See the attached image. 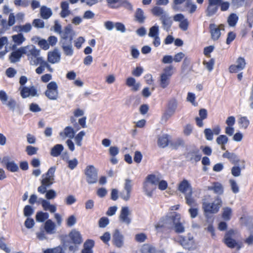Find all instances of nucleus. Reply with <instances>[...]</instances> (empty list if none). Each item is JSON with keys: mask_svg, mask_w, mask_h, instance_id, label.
Masks as SVG:
<instances>
[{"mask_svg": "<svg viewBox=\"0 0 253 253\" xmlns=\"http://www.w3.org/2000/svg\"><path fill=\"white\" fill-rule=\"evenodd\" d=\"M179 219H180L179 213L176 212H171L166 216L162 217L158 223L155 225V228L158 229L166 227L169 229H172Z\"/></svg>", "mask_w": 253, "mask_h": 253, "instance_id": "f257e3e1", "label": "nucleus"}, {"mask_svg": "<svg viewBox=\"0 0 253 253\" xmlns=\"http://www.w3.org/2000/svg\"><path fill=\"white\" fill-rule=\"evenodd\" d=\"M69 240L67 241V244L72 243L73 245L69 246L68 249L70 252H75L78 250V246L81 245L83 242V239L81 233L77 231L76 229H72L68 234Z\"/></svg>", "mask_w": 253, "mask_h": 253, "instance_id": "f03ea898", "label": "nucleus"}, {"mask_svg": "<svg viewBox=\"0 0 253 253\" xmlns=\"http://www.w3.org/2000/svg\"><path fill=\"white\" fill-rule=\"evenodd\" d=\"M188 161L198 162L202 158L200 149L195 144L190 145L186 147V152L184 154Z\"/></svg>", "mask_w": 253, "mask_h": 253, "instance_id": "7ed1b4c3", "label": "nucleus"}, {"mask_svg": "<svg viewBox=\"0 0 253 253\" xmlns=\"http://www.w3.org/2000/svg\"><path fill=\"white\" fill-rule=\"evenodd\" d=\"M222 202L221 198L217 196L214 202L210 203L204 202L203 203V209L204 210L205 215L208 216L207 213H216L218 212L220 207L222 206Z\"/></svg>", "mask_w": 253, "mask_h": 253, "instance_id": "20e7f679", "label": "nucleus"}, {"mask_svg": "<svg viewBox=\"0 0 253 253\" xmlns=\"http://www.w3.org/2000/svg\"><path fill=\"white\" fill-rule=\"evenodd\" d=\"M84 174L86 176V181L89 184H94L98 179V171L93 165L86 166L84 169Z\"/></svg>", "mask_w": 253, "mask_h": 253, "instance_id": "39448f33", "label": "nucleus"}, {"mask_svg": "<svg viewBox=\"0 0 253 253\" xmlns=\"http://www.w3.org/2000/svg\"><path fill=\"white\" fill-rule=\"evenodd\" d=\"M56 169L55 166L51 167L45 174L42 175L41 184L47 188L53 184L54 180V173Z\"/></svg>", "mask_w": 253, "mask_h": 253, "instance_id": "423d86ee", "label": "nucleus"}, {"mask_svg": "<svg viewBox=\"0 0 253 253\" xmlns=\"http://www.w3.org/2000/svg\"><path fill=\"white\" fill-rule=\"evenodd\" d=\"M179 242L185 249L192 250L195 248L194 238L190 233L187 236H180Z\"/></svg>", "mask_w": 253, "mask_h": 253, "instance_id": "0eeeda50", "label": "nucleus"}, {"mask_svg": "<svg viewBox=\"0 0 253 253\" xmlns=\"http://www.w3.org/2000/svg\"><path fill=\"white\" fill-rule=\"evenodd\" d=\"M60 35L61 37L60 40L66 41L71 40V41H72L75 35V32L73 29L72 25L69 24L65 27L64 30L62 31V33H61Z\"/></svg>", "mask_w": 253, "mask_h": 253, "instance_id": "6e6552de", "label": "nucleus"}, {"mask_svg": "<svg viewBox=\"0 0 253 253\" xmlns=\"http://www.w3.org/2000/svg\"><path fill=\"white\" fill-rule=\"evenodd\" d=\"M219 0H208V5L206 9V16L211 17L216 14L218 9Z\"/></svg>", "mask_w": 253, "mask_h": 253, "instance_id": "1a4fd4ad", "label": "nucleus"}, {"mask_svg": "<svg viewBox=\"0 0 253 253\" xmlns=\"http://www.w3.org/2000/svg\"><path fill=\"white\" fill-rule=\"evenodd\" d=\"M20 91V95L23 98H26L30 96H38L37 90L36 87L32 85L30 87L26 86H20L19 89Z\"/></svg>", "mask_w": 253, "mask_h": 253, "instance_id": "9d476101", "label": "nucleus"}, {"mask_svg": "<svg viewBox=\"0 0 253 253\" xmlns=\"http://www.w3.org/2000/svg\"><path fill=\"white\" fill-rule=\"evenodd\" d=\"M234 234V231L233 229H230L225 234L223 242L228 247L233 249L237 245V243L235 239L232 238V236Z\"/></svg>", "mask_w": 253, "mask_h": 253, "instance_id": "9b49d317", "label": "nucleus"}, {"mask_svg": "<svg viewBox=\"0 0 253 253\" xmlns=\"http://www.w3.org/2000/svg\"><path fill=\"white\" fill-rule=\"evenodd\" d=\"M112 242L117 248H122L124 244V237L118 229L115 230L112 236Z\"/></svg>", "mask_w": 253, "mask_h": 253, "instance_id": "f8f14e48", "label": "nucleus"}, {"mask_svg": "<svg viewBox=\"0 0 253 253\" xmlns=\"http://www.w3.org/2000/svg\"><path fill=\"white\" fill-rule=\"evenodd\" d=\"M223 27L224 26L222 24H220L219 27H218L214 23L210 24V32L211 35V39L213 41H215L219 39L221 36L220 28Z\"/></svg>", "mask_w": 253, "mask_h": 253, "instance_id": "ddd939ff", "label": "nucleus"}, {"mask_svg": "<svg viewBox=\"0 0 253 253\" xmlns=\"http://www.w3.org/2000/svg\"><path fill=\"white\" fill-rule=\"evenodd\" d=\"M130 214L128 207H123L119 215V220L121 222L129 225L131 222V219L128 216Z\"/></svg>", "mask_w": 253, "mask_h": 253, "instance_id": "4468645a", "label": "nucleus"}, {"mask_svg": "<svg viewBox=\"0 0 253 253\" xmlns=\"http://www.w3.org/2000/svg\"><path fill=\"white\" fill-rule=\"evenodd\" d=\"M60 44L63 49L64 53L66 56H72L74 53V50L72 45V41L68 40V41L60 40Z\"/></svg>", "mask_w": 253, "mask_h": 253, "instance_id": "2eb2a0df", "label": "nucleus"}, {"mask_svg": "<svg viewBox=\"0 0 253 253\" xmlns=\"http://www.w3.org/2000/svg\"><path fill=\"white\" fill-rule=\"evenodd\" d=\"M131 180L129 179L125 180L124 189L126 191V194H121V198L126 201H128L130 197V193L132 190V185Z\"/></svg>", "mask_w": 253, "mask_h": 253, "instance_id": "dca6fc26", "label": "nucleus"}, {"mask_svg": "<svg viewBox=\"0 0 253 253\" xmlns=\"http://www.w3.org/2000/svg\"><path fill=\"white\" fill-rule=\"evenodd\" d=\"M160 20L162 23L163 29L167 32H169L172 24V20L171 17L169 16L168 15L164 14L161 16Z\"/></svg>", "mask_w": 253, "mask_h": 253, "instance_id": "f3484780", "label": "nucleus"}, {"mask_svg": "<svg viewBox=\"0 0 253 253\" xmlns=\"http://www.w3.org/2000/svg\"><path fill=\"white\" fill-rule=\"evenodd\" d=\"M60 58V53L57 48H55L52 51L48 53L47 60L49 62L52 64L59 62Z\"/></svg>", "mask_w": 253, "mask_h": 253, "instance_id": "a211bd4d", "label": "nucleus"}, {"mask_svg": "<svg viewBox=\"0 0 253 253\" xmlns=\"http://www.w3.org/2000/svg\"><path fill=\"white\" fill-rule=\"evenodd\" d=\"M178 190L182 193L185 194L188 191H190L192 190V187L189 182V181L186 179H183L179 184L178 187Z\"/></svg>", "mask_w": 253, "mask_h": 253, "instance_id": "6ab92c4d", "label": "nucleus"}, {"mask_svg": "<svg viewBox=\"0 0 253 253\" xmlns=\"http://www.w3.org/2000/svg\"><path fill=\"white\" fill-rule=\"evenodd\" d=\"M177 107V103L175 99H171L168 104V109L165 113L166 116L170 117L175 112Z\"/></svg>", "mask_w": 253, "mask_h": 253, "instance_id": "aec40b11", "label": "nucleus"}, {"mask_svg": "<svg viewBox=\"0 0 253 253\" xmlns=\"http://www.w3.org/2000/svg\"><path fill=\"white\" fill-rule=\"evenodd\" d=\"M208 190L213 191L215 194L219 195H222L224 192V188L222 185L218 182H214L212 186L208 187Z\"/></svg>", "mask_w": 253, "mask_h": 253, "instance_id": "412c9836", "label": "nucleus"}, {"mask_svg": "<svg viewBox=\"0 0 253 253\" xmlns=\"http://www.w3.org/2000/svg\"><path fill=\"white\" fill-rule=\"evenodd\" d=\"M169 135L168 134H163L158 137L157 144L158 146L160 148H164L166 147L169 143Z\"/></svg>", "mask_w": 253, "mask_h": 253, "instance_id": "4be33fe9", "label": "nucleus"}, {"mask_svg": "<svg viewBox=\"0 0 253 253\" xmlns=\"http://www.w3.org/2000/svg\"><path fill=\"white\" fill-rule=\"evenodd\" d=\"M94 246V241L93 240H86L84 244L81 253H93L92 249Z\"/></svg>", "mask_w": 253, "mask_h": 253, "instance_id": "5701e85b", "label": "nucleus"}, {"mask_svg": "<svg viewBox=\"0 0 253 253\" xmlns=\"http://www.w3.org/2000/svg\"><path fill=\"white\" fill-rule=\"evenodd\" d=\"M223 158H226L229 160L232 164L237 165L239 162L240 160L236 154L233 153H230L226 151L222 155Z\"/></svg>", "mask_w": 253, "mask_h": 253, "instance_id": "b1692460", "label": "nucleus"}, {"mask_svg": "<svg viewBox=\"0 0 253 253\" xmlns=\"http://www.w3.org/2000/svg\"><path fill=\"white\" fill-rule=\"evenodd\" d=\"M40 14L43 19H47L52 15V11L51 8L43 5L41 7Z\"/></svg>", "mask_w": 253, "mask_h": 253, "instance_id": "393cba45", "label": "nucleus"}, {"mask_svg": "<svg viewBox=\"0 0 253 253\" xmlns=\"http://www.w3.org/2000/svg\"><path fill=\"white\" fill-rule=\"evenodd\" d=\"M185 141L183 138L178 137L173 141L169 142L170 146L172 149L177 150L179 147H184L185 146Z\"/></svg>", "mask_w": 253, "mask_h": 253, "instance_id": "a878e982", "label": "nucleus"}, {"mask_svg": "<svg viewBox=\"0 0 253 253\" xmlns=\"http://www.w3.org/2000/svg\"><path fill=\"white\" fill-rule=\"evenodd\" d=\"M64 149L63 145L58 144L54 145L51 150L50 155L53 157L59 156Z\"/></svg>", "mask_w": 253, "mask_h": 253, "instance_id": "bb28decb", "label": "nucleus"}, {"mask_svg": "<svg viewBox=\"0 0 253 253\" xmlns=\"http://www.w3.org/2000/svg\"><path fill=\"white\" fill-rule=\"evenodd\" d=\"M170 77L165 74H161L160 80V85L162 88H166L170 83Z\"/></svg>", "mask_w": 253, "mask_h": 253, "instance_id": "cd10ccee", "label": "nucleus"}, {"mask_svg": "<svg viewBox=\"0 0 253 253\" xmlns=\"http://www.w3.org/2000/svg\"><path fill=\"white\" fill-rule=\"evenodd\" d=\"M55 228V224L51 219H47L45 221L44 228L47 234L53 233V230H54Z\"/></svg>", "mask_w": 253, "mask_h": 253, "instance_id": "c85d7f7f", "label": "nucleus"}, {"mask_svg": "<svg viewBox=\"0 0 253 253\" xmlns=\"http://www.w3.org/2000/svg\"><path fill=\"white\" fill-rule=\"evenodd\" d=\"M140 252L141 253H157L156 248L148 244L142 246Z\"/></svg>", "mask_w": 253, "mask_h": 253, "instance_id": "c756f323", "label": "nucleus"}, {"mask_svg": "<svg viewBox=\"0 0 253 253\" xmlns=\"http://www.w3.org/2000/svg\"><path fill=\"white\" fill-rule=\"evenodd\" d=\"M134 16L136 21L140 23H143L146 18L144 15V12L143 10L140 8H138L136 9Z\"/></svg>", "mask_w": 253, "mask_h": 253, "instance_id": "7c9ffc66", "label": "nucleus"}, {"mask_svg": "<svg viewBox=\"0 0 253 253\" xmlns=\"http://www.w3.org/2000/svg\"><path fill=\"white\" fill-rule=\"evenodd\" d=\"M49 217V214L47 212H44L42 211H38L36 215V220L39 222H43Z\"/></svg>", "mask_w": 253, "mask_h": 253, "instance_id": "2f4dec72", "label": "nucleus"}, {"mask_svg": "<svg viewBox=\"0 0 253 253\" xmlns=\"http://www.w3.org/2000/svg\"><path fill=\"white\" fill-rule=\"evenodd\" d=\"M44 94L45 96L50 100H55L58 98V90H46Z\"/></svg>", "mask_w": 253, "mask_h": 253, "instance_id": "473e14b6", "label": "nucleus"}, {"mask_svg": "<svg viewBox=\"0 0 253 253\" xmlns=\"http://www.w3.org/2000/svg\"><path fill=\"white\" fill-rule=\"evenodd\" d=\"M232 211L230 207H225L223 208V212L222 214V218L225 221H229L231 219Z\"/></svg>", "mask_w": 253, "mask_h": 253, "instance_id": "72a5a7b5", "label": "nucleus"}, {"mask_svg": "<svg viewBox=\"0 0 253 253\" xmlns=\"http://www.w3.org/2000/svg\"><path fill=\"white\" fill-rule=\"evenodd\" d=\"M193 191L190 190V191H189L186 194H184L185 199L186 200V203L190 206H192L194 205L196 203V201L194 198L192 196Z\"/></svg>", "mask_w": 253, "mask_h": 253, "instance_id": "f704fd0d", "label": "nucleus"}, {"mask_svg": "<svg viewBox=\"0 0 253 253\" xmlns=\"http://www.w3.org/2000/svg\"><path fill=\"white\" fill-rule=\"evenodd\" d=\"M12 38L13 41L18 45H21L26 40L25 38L22 33L13 35Z\"/></svg>", "mask_w": 253, "mask_h": 253, "instance_id": "c9c22d12", "label": "nucleus"}, {"mask_svg": "<svg viewBox=\"0 0 253 253\" xmlns=\"http://www.w3.org/2000/svg\"><path fill=\"white\" fill-rule=\"evenodd\" d=\"M15 28L20 32L29 33L32 29V26L30 23H27L24 25L16 26L15 27Z\"/></svg>", "mask_w": 253, "mask_h": 253, "instance_id": "e433bc0d", "label": "nucleus"}, {"mask_svg": "<svg viewBox=\"0 0 253 253\" xmlns=\"http://www.w3.org/2000/svg\"><path fill=\"white\" fill-rule=\"evenodd\" d=\"M238 20V17L235 13H231L228 17L227 22L230 27L236 25Z\"/></svg>", "mask_w": 253, "mask_h": 253, "instance_id": "4c0bfd02", "label": "nucleus"}, {"mask_svg": "<svg viewBox=\"0 0 253 253\" xmlns=\"http://www.w3.org/2000/svg\"><path fill=\"white\" fill-rule=\"evenodd\" d=\"M159 35V27L157 24H155L149 29V37L153 38Z\"/></svg>", "mask_w": 253, "mask_h": 253, "instance_id": "58836bf2", "label": "nucleus"}, {"mask_svg": "<svg viewBox=\"0 0 253 253\" xmlns=\"http://www.w3.org/2000/svg\"><path fill=\"white\" fill-rule=\"evenodd\" d=\"M21 57V55L17 49L11 53L9 56V60L11 63H15L18 62Z\"/></svg>", "mask_w": 253, "mask_h": 253, "instance_id": "ea45409f", "label": "nucleus"}, {"mask_svg": "<svg viewBox=\"0 0 253 253\" xmlns=\"http://www.w3.org/2000/svg\"><path fill=\"white\" fill-rule=\"evenodd\" d=\"M6 168L10 172H14L19 170V167L17 164L14 161H11L10 163H7Z\"/></svg>", "mask_w": 253, "mask_h": 253, "instance_id": "a19ab883", "label": "nucleus"}, {"mask_svg": "<svg viewBox=\"0 0 253 253\" xmlns=\"http://www.w3.org/2000/svg\"><path fill=\"white\" fill-rule=\"evenodd\" d=\"M173 229L175 232L177 234L182 233L185 231V227L180 222V219H179L178 221L176 222Z\"/></svg>", "mask_w": 253, "mask_h": 253, "instance_id": "79ce46f5", "label": "nucleus"}, {"mask_svg": "<svg viewBox=\"0 0 253 253\" xmlns=\"http://www.w3.org/2000/svg\"><path fill=\"white\" fill-rule=\"evenodd\" d=\"M228 138L225 135L222 134L218 136L216 139V142L219 145H225L228 142Z\"/></svg>", "mask_w": 253, "mask_h": 253, "instance_id": "37998d69", "label": "nucleus"}, {"mask_svg": "<svg viewBox=\"0 0 253 253\" xmlns=\"http://www.w3.org/2000/svg\"><path fill=\"white\" fill-rule=\"evenodd\" d=\"M64 134L65 136L72 138L75 136V131L71 126H67L64 128Z\"/></svg>", "mask_w": 253, "mask_h": 253, "instance_id": "c03bdc74", "label": "nucleus"}, {"mask_svg": "<svg viewBox=\"0 0 253 253\" xmlns=\"http://www.w3.org/2000/svg\"><path fill=\"white\" fill-rule=\"evenodd\" d=\"M34 212V209L31 206L26 205L23 209V213L25 216L29 217L32 215Z\"/></svg>", "mask_w": 253, "mask_h": 253, "instance_id": "a18cd8bd", "label": "nucleus"}, {"mask_svg": "<svg viewBox=\"0 0 253 253\" xmlns=\"http://www.w3.org/2000/svg\"><path fill=\"white\" fill-rule=\"evenodd\" d=\"M159 178L155 174H149L146 177V180L150 182L152 184L156 185L158 184Z\"/></svg>", "mask_w": 253, "mask_h": 253, "instance_id": "49530a36", "label": "nucleus"}, {"mask_svg": "<svg viewBox=\"0 0 253 253\" xmlns=\"http://www.w3.org/2000/svg\"><path fill=\"white\" fill-rule=\"evenodd\" d=\"M5 105H6L9 110L13 112L15 110L16 107L18 106L16 101L12 98H10L7 102H6V104Z\"/></svg>", "mask_w": 253, "mask_h": 253, "instance_id": "de8ad7c7", "label": "nucleus"}, {"mask_svg": "<svg viewBox=\"0 0 253 253\" xmlns=\"http://www.w3.org/2000/svg\"><path fill=\"white\" fill-rule=\"evenodd\" d=\"M239 123L241 125V127L244 129H246L250 124V121L247 117H241Z\"/></svg>", "mask_w": 253, "mask_h": 253, "instance_id": "09e8293b", "label": "nucleus"}, {"mask_svg": "<svg viewBox=\"0 0 253 253\" xmlns=\"http://www.w3.org/2000/svg\"><path fill=\"white\" fill-rule=\"evenodd\" d=\"M32 24L34 27L37 28H43L44 27V22L41 19H35L33 21Z\"/></svg>", "mask_w": 253, "mask_h": 253, "instance_id": "8fccbe9b", "label": "nucleus"}, {"mask_svg": "<svg viewBox=\"0 0 253 253\" xmlns=\"http://www.w3.org/2000/svg\"><path fill=\"white\" fill-rule=\"evenodd\" d=\"M214 62V59L211 58L208 62L204 61L203 64L206 66V68L209 72H211L213 70Z\"/></svg>", "mask_w": 253, "mask_h": 253, "instance_id": "3c124183", "label": "nucleus"}, {"mask_svg": "<svg viewBox=\"0 0 253 253\" xmlns=\"http://www.w3.org/2000/svg\"><path fill=\"white\" fill-rule=\"evenodd\" d=\"M109 223V219L107 217H101L98 221L99 227L100 228L106 227Z\"/></svg>", "mask_w": 253, "mask_h": 253, "instance_id": "603ef678", "label": "nucleus"}, {"mask_svg": "<svg viewBox=\"0 0 253 253\" xmlns=\"http://www.w3.org/2000/svg\"><path fill=\"white\" fill-rule=\"evenodd\" d=\"M218 6H220V10L222 11H227L230 6V3L228 1H223L222 0H219Z\"/></svg>", "mask_w": 253, "mask_h": 253, "instance_id": "864d4df0", "label": "nucleus"}, {"mask_svg": "<svg viewBox=\"0 0 253 253\" xmlns=\"http://www.w3.org/2000/svg\"><path fill=\"white\" fill-rule=\"evenodd\" d=\"M38 150V148L32 146L31 145L27 146L26 148V151L29 156H32L33 155L36 154Z\"/></svg>", "mask_w": 253, "mask_h": 253, "instance_id": "5fc2aeb1", "label": "nucleus"}, {"mask_svg": "<svg viewBox=\"0 0 253 253\" xmlns=\"http://www.w3.org/2000/svg\"><path fill=\"white\" fill-rule=\"evenodd\" d=\"M204 134L206 139L208 141H211L213 138V132L211 128H206L204 130Z\"/></svg>", "mask_w": 253, "mask_h": 253, "instance_id": "6e6d98bb", "label": "nucleus"}, {"mask_svg": "<svg viewBox=\"0 0 253 253\" xmlns=\"http://www.w3.org/2000/svg\"><path fill=\"white\" fill-rule=\"evenodd\" d=\"M229 183L230 184L232 192L235 194L238 193L239 191V188L236 181L231 179L229 180Z\"/></svg>", "mask_w": 253, "mask_h": 253, "instance_id": "4d7b16f0", "label": "nucleus"}, {"mask_svg": "<svg viewBox=\"0 0 253 253\" xmlns=\"http://www.w3.org/2000/svg\"><path fill=\"white\" fill-rule=\"evenodd\" d=\"M193 126L191 124H187L183 129V133L185 136H189L192 132Z\"/></svg>", "mask_w": 253, "mask_h": 253, "instance_id": "13d9d810", "label": "nucleus"}, {"mask_svg": "<svg viewBox=\"0 0 253 253\" xmlns=\"http://www.w3.org/2000/svg\"><path fill=\"white\" fill-rule=\"evenodd\" d=\"M246 0H231L232 5L235 8L242 7L244 4Z\"/></svg>", "mask_w": 253, "mask_h": 253, "instance_id": "bf43d9fd", "label": "nucleus"}, {"mask_svg": "<svg viewBox=\"0 0 253 253\" xmlns=\"http://www.w3.org/2000/svg\"><path fill=\"white\" fill-rule=\"evenodd\" d=\"M147 239V236L145 234L141 233L137 234L135 236V240L139 243L144 242Z\"/></svg>", "mask_w": 253, "mask_h": 253, "instance_id": "052dcab7", "label": "nucleus"}, {"mask_svg": "<svg viewBox=\"0 0 253 253\" xmlns=\"http://www.w3.org/2000/svg\"><path fill=\"white\" fill-rule=\"evenodd\" d=\"M152 12L153 14L155 16H160L162 15L164 13V10L162 8L159 6H155L154 7L152 10Z\"/></svg>", "mask_w": 253, "mask_h": 253, "instance_id": "680f3d73", "label": "nucleus"}, {"mask_svg": "<svg viewBox=\"0 0 253 253\" xmlns=\"http://www.w3.org/2000/svg\"><path fill=\"white\" fill-rule=\"evenodd\" d=\"M236 34L232 31L229 32L227 34L226 43L227 44H230L236 38Z\"/></svg>", "mask_w": 253, "mask_h": 253, "instance_id": "e2e57ef3", "label": "nucleus"}, {"mask_svg": "<svg viewBox=\"0 0 253 253\" xmlns=\"http://www.w3.org/2000/svg\"><path fill=\"white\" fill-rule=\"evenodd\" d=\"M231 174L235 177H238L241 175V169L239 166H234L231 170Z\"/></svg>", "mask_w": 253, "mask_h": 253, "instance_id": "0e129e2a", "label": "nucleus"}, {"mask_svg": "<svg viewBox=\"0 0 253 253\" xmlns=\"http://www.w3.org/2000/svg\"><path fill=\"white\" fill-rule=\"evenodd\" d=\"M17 73L16 70L12 67H9L6 70L5 74L8 78H13Z\"/></svg>", "mask_w": 253, "mask_h": 253, "instance_id": "69168bd1", "label": "nucleus"}, {"mask_svg": "<svg viewBox=\"0 0 253 253\" xmlns=\"http://www.w3.org/2000/svg\"><path fill=\"white\" fill-rule=\"evenodd\" d=\"M68 168L73 170L75 169L78 164V161L76 158H74L73 160H70L68 161Z\"/></svg>", "mask_w": 253, "mask_h": 253, "instance_id": "338daca9", "label": "nucleus"}, {"mask_svg": "<svg viewBox=\"0 0 253 253\" xmlns=\"http://www.w3.org/2000/svg\"><path fill=\"white\" fill-rule=\"evenodd\" d=\"M48 41L45 39H42L40 41H39V45L43 50H47L49 48Z\"/></svg>", "mask_w": 253, "mask_h": 253, "instance_id": "774afa93", "label": "nucleus"}]
</instances>
